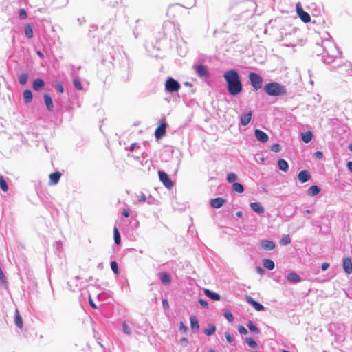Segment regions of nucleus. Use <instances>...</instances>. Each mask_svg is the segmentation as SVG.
I'll use <instances>...</instances> for the list:
<instances>
[{
	"label": "nucleus",
	"instance_id": "9",
	"mask_svg": "<svg viewBox=\"0 0 352 352\" xmlns=\"http://www.w3.org/2000/svg\"><path fill=\"white\" fill-rule=\"evenodd\" d=\"M338 68L340 74L352 77V63L351 62H346L342 65H338Z\"/></svg>",
	"mask_w": 352,
	"mask_h": 352
},
{
	"label": "nucleus",
	"instance_id": "27",
	"mask_svg": "<svg viewBox=\"0 0 352 352\" xmlns=\"http://www.w3.org/2000/svg\"><path fill=\"white\" fill-rule=\"evenodd\" d=\"M160 280L166 285H169L171 283L170 276L167 272H163L160 274Z\"/></svg>",
	"mask_w": 352,
	"mask_h": 352
},
{
	"label": "nucleus",
	"instance_id": "44",
	"mask_svg": "<svg viewBox=\"0 0 352 352\" xmlns=\"http://www.w3.org/2000/svg\"><path fill=\"white\" fill-rule=\"evenodd\" d=\"M122 330H123V332L125 334H127V335H131V328L129 327V325L126 324V322H124L122 323Z\"/></svg>",
	"mask_w": 352,
	"mask_h": 352
},
{
	"label": "nucleus",
	"instance_id": "30",
	"mask_svg": "<svg viewBox=\"0 0 352 352\" xmlns=\"http://www.w3.org/2000/svg\"><path fill=\"white\" fill-rule=\"evenodd\" d=\"M263 265L264 267H265L266 269L270 270H272L275 267V264H274V261L269 258L263 259Z\"/></svg>",
	"mask_w": 352,
	"mask_h": 352
},
{
	"label": "nucleus",
	"instance_id": "37",
	"mask_svg": "<svg viewBox=\"0 0 352 352\" xmlns=\"http://www.w3.org/2000/svg\"><path fill=\"white\" fill-rule=\"evenodd\" d=\"M245 342L252 349H256L258 347L257 342L252 338H246Z\"/></svg>",
	"mask_w": 352,
	"mask_h": 352
},
{
	"label": "nucleus",
	"instance_id": "50",
	"mask_svg": "<svg viewBox=\"0 0 352 352\" xmlns=\"http://www.w3.org/2000/svg\"><path fill=\"white\" fill-rule=\"evenodd\" d=\"M179 330L184 333H186L188 330L187 327L185 326L183 322H179Z\"/></svg>",
	"mask_w": 352,
	"mask_h": 352
},
{
	"label": "nucleus",
	"instance_id": "51",
	"mask_svg": "<svg viewBox=\"0 0 352 352\" xmlns=\"http://www.w3.org/2000/svg\"><path fill=\"white\" fill-rule=\"evenodd\" d=\"M272 151L276 153H278L280 151V146L278 144H274L272 146Z\"/></svg>",
	"mask_w": 352,
	"mask_h": 352
},
{
	"label": "nucleus",
	"instance_id": "18",
	"mask_svg": "<svg viewBox=\"0 0 352 352\" xmlns=\"http://www.w3.org/2000/svg\"><path fill=\"white\" fill-rule=\"evenodd\" d=\"M43 100L47 110L50 111H52L54 110V104L51 96L47 94H45L43 95Z\"/></svg>",
	"mask_w": 352,
	"mask_h": 352
},
{
	"label": "nucleus",
	"instance_id": "46",
	"mask_svg": "<svg viewBox=\"0 0 352 352\" xmlns=\"http://www.w3.org/2000/svg\"><path fill=\"white\" fill-rule=\"evenodd\" d=\"M111 268L114 274H118V266L116 261L111 262Z\"/></svg>",
	"mask_w": 352,
	"mask_h": 352
},
{
	"label": "nucleus",
	"instance_id": "55",
	"mask_svg": "<svg viewBox=\"0 0 352 352\" xmlns=\"http://www.w3.org/2000/svg\"><path fill=\"white\" fill-rule=\"evenodd\" d=\"M323 156V154L321 151H316L314 153V157L318 160L321 159Z\"/></svg>",
	"mask_w": 352,
	"mask_h": 352
},
{
	"label": "nucleus",
	"instance_id": "32",
	"mask_svg": "<svg viewBox=\"0 0 352 352\" xmlns=\"http://www.w3.org/2000/svg\"><path fill=\"white\" fill-rule=\"evenodd\" d=\"M25 34L28 38H32L33 37V30L31 25L28 23L25 26Z\"/></svg>",
	"mask_w": 352,
	"mask_h": 352
},
{
	"label": "nucleus",
	"instance_id": "54",
	"mask_svg": "<svg viewBox=\"0 0 352 352\" xmlns=\"http://www.w3.org/2000/svg\"><path fill=\"white\" fill-rule=\"evenodd\" d=\"M199 303L204 307H207L208 305V302L202 298L199 299Z\"/></svg>",
	"mask_w": 352,
	"mask_h": 352
},
{
	"label": "nucleus",
	"instance_id": "39",
	"mask_svg": "<svg viewBox=\"0 0 352 352\" xmlns=\"http://www.w3.org/2000/svg\"><path fill=\"white\" fill-rule=\"evenodd\" d=\"M247 326L252 332L256 334L260 333L258 328L254 325L252 321H249L247 324Z\"/></svg>",
	"mask_w": 352,
	"mask_h": 352
},
{
	"label": "nucleus",
	"instance_id": "19",
	"mask_svg": "<svg viewBox=\"0 0 352 352\" xmlns=\"http://www.w3.org/2000/svg\"><path fill=\"white\" fill-rule=\"evenodd\" d=\"M45 86V82L41 78H36L32 83V88L34 91H38Z\"/></svg>",
	"mask_w": 352,
	"mask_h": 352
},
{
	"label": "nucleus",
	"instance_id": "3",
	"mask_svg": "<svg viewBox=\"0 0 352 352\" xmlns=\"http://www.w3.org/2000/svg\"><path fill=\"white\" fill-rule=\"evenodd\" d=\"M263 91L270 96H283L287 94V89L277 82H270L266 83L263 87Z\"/></svg>",
	"mask_w": 352,
	"mask_h": 352
},
{
	"label": "nucleus",
	"instance_id": "1",
	"mask_svg": "<svg viewBox=\"0 0 352 352\" xmlns=\"http://www.w3.org/2000/svg\"><path fill=\"white\" fill-rule=\"evenodd\" d=\"M223 78L227 83V89L231 96H236L243 90V85L239 72L230 69L224 72Z\"/></svg>",
	"mask_w": 352,
	"mask_h": 352
},
{
	"label": "nucleus",
	"instance_id": "42",
	"mask_svg": "<svg viewBox=\"0 0 352 352\" xmlns=\"http://www.w3.org/2000/svg\"><path fill=\"white\" fill-rule=\"evenodd\" d=\"M236 179H237V175H236V174H235L234 173H230L227 176V180L230 183H233V184L236 183L235 181L236 180Z\"/></svg>",
	"mask_w": 352,
	"mask_h": 352
},
{
	"label": "nucleus",
	"instance_id": "33",
	"mask_svg": "<svg viewBox=\"0 0 352 352\" xmlns=\"http://www.w3.org/2000/svg\"><path fill=\"white\" fill-rule=\"evenodd\" d=\"M312 133L309 131L302 133V140L305 143H309L312 139Z\"/></svg>",
	"mask_w": 352,
	"mask_h": 352
},
{
	"label": "nucleus",
	"instance_id": "59",
	"mask_svg": "<svg viewBox=\"0 0 352 352\" xmlns=\"http://www.w3.org/2000/svg\"><path fill=\"white\" fill-rule=\"evenodd\" d=\"M162 305H163V307L164 309H168V300L164 298L162 300Z\"/></svg>",
	"mask_w": 352,
	"mask_h": 352
},
{
	"label": "nucleus",
	"instance_id": "6",
	"mask_svg": "<svg viewBox=\"0 0 352 352\" xmlns=\"http://www.w3.org/2000/svg\"><path fill=\"white\" fill-rule=\"evenodd\" d=\"M193 68L199 78L203 79L209 78L210 74L206 65L203 64L195 65Z\"/></svg>",
	"mask_w": 352,
	"mask_h": 352
},
{
	"label": "nucleus",
	"instance_id": "40",
	"mask_svg": "<svg viewBox=\"0 0 352 352\" xmlns=\"http://www.w3.org/2000/svg\"><path fill=\"white\" fill-rule=\"evenodd\" d=\"M291 243V239L289 235H284L283 237L280 241V244L281 245H287Z\"/></svg>",
	"mask_w": 352,
	"mask_h": 352
},
{
	"label": "nucleus",
	"instance_id": "48",
	"mask_svg": "<svg viewBox=\"0 0 352 352\" xmlns=\"http://www.w3.org/2000/svg\"><path fill=\"white\" fill-rule=\"evenodd\" d=\"M225 337L229 343H232L234 341V338L229 332L225 333Z\"/></svg>",
	"mask_w": 352,
	"mask_h": 352
},
{
	"label": "nucleus",
	"instance_id": "53",
	"mask_svg": "<svg viewBox=\"0 0 352 352\" xmlns=\"http://www.w3.org/2000/svg\"><path fill=\"white\" fill-rule=\"evenodd\" d=\"M179 342L184 346H186L188 344V340L186 338H182L180 339Z\"/></svg>",
	"mask_w": 352,
	"mask_h": 352
},
{
	"label": "nucleus",
	"instance_id": "25",
	"mask_svg": "<svg viewBox=\"0 0 352 352\" xmlns=\"http://www.w3.org/2000/svg\"><path fill=\"white\" fill-rule=\"evenodd\" d=\"M204 294L210 299L213 300H219L221 299V296L219 294L215 293L208 289H204Z\"/></svg>",
	"mask_w": 352,
	"mask_h": 352
},
{
	"label": "nucleus",
	"instance_id": "64",
	"mask_svg": "<svg viewBox=\"0 0 352 352\" xmlns=\"http://www.w3.org/2000/svg\"><path fill=\"white\" fill-rule=\"evenodd\" d=\"M236 216L239 218H241L243 217V212L241 211H238L236 213Z\"/></svg>",
	"mask_w": 352,
	"mask_h": 352
},
{
	"label": "nucleus",
	"instance_id": "58",
	"mask_svg": "<svg viewBox=\"0 0 352 352\" xmlns=\"http://www.w3.org/2000/svg\"><path fill=\"white\" fill-rule=\"evenodd\" d=\"M89 303L90 305V306L94 308V309H97V306L96 305V304L94 302L93 300L91 299V296H89Z\"/></svg>",
	"mask_w": 352,
	"mask_h": 352
},
{
	"label": "nucleus",
	"instance_id": "36",
	"mask_svg": "<svg viewBox=\"0 0 352 352\" xmlns=\"http://www.w3.org/2000/svg\"><path fill=\"white\" fill-rule=\"evenodd\" d=\"M113 238L116 244L119 245L121 243V237L118 229L115 227L113 229Z\"/></svg>",
	"mask_w": 352,
	"mask_h": 352
},
{
	"label": "nucleus",
	"instance_id": "47",
	"mask_svg": "<svg viewBox=\"0 0 352 352\" xmlns=\"http://www.w3.org/2000/svg\"><path fill=\"white\" fill-rule=\"evenodd\" d=\"M238 331L242 335H245L248 333L247 329L243 325H239Z\"/></svg>",
	"mask_w": 352,
	"mask_h": 352
},
{
	"label": "nucleus",
	"instance_id": "10",
	"mask_svg": "<svg viewBox=\"0 0 352 352\" xmlns=\"http://www.w3.org/2000/svg\"><path fill=\"white\" fill-rule=\"evenodd\" d=\"M245 300L247 302L251 305L256 311H261L264 310V306L258 302L254 300L252 297L250 296H245Z\"/></svg>",
	"mask_w": 352,
	"mask_h": 352
},
{
	"label": "nucleus",
	"instance_id": "28",
	"mask_svg": "<svg viewBox=\"0 0 352 352\" xmlns=\"http://www.w3.org/2000/svg\"><path fill=\"white\" fill-rule=\"evenodd\" d=\"M278 166L283 172H287L289 170L288 163L283 159L278 160Z\"/></svg>",
	"mask_w": 352,
	"mask_h": 352
},
{
	"label": "nucleus",
	"instance_id": "7",
	"mask_svg": "<svg viewBox=\"0 0 352 352\" xmlns=\"http://www.w3.org/2000/svg\"><path fill=\"white\" fill-rule=\"evenodd\" d=\"M160 180L163 183V184L168 188L171 189L173 186V184L172 180L170 179L169 175L165 173L164 171H159L158 172Z\"/></svg>",
	"mask_w": 352,
	"mask_h": 352
},
{
	"label": "nucleus",
	"instance_id": "26",
	"mask_svg": "<svg viewBox=\"0 0 352 352\" xmlns=\"http://www.w3.org/2000/svg\"><path fill=\"white\" fill-rule=\"evenodd\" d=\"M320 192V188L316 185H313L307 190V194L309 196L314 197L319 194Z\"/></svg>",
	"mask_w": 352,
	"mask_h": 352
},
{
	"label": "nucleus",
	"instance_id": "17",
	"mask_svg": "<svg viewBox=\"0 0 352 352\" xmlns=\"http://www.w3.org/2000/svg\"><path fill=\"white\" fill-rule=\"evenodd\" d=\"M252 115V113L251 111H248V113H243L241 116V118H240V122H241V124L243 126L248 125L250 123V120H251Z\"/></svg>",
	"mask_w": 352,
	"mask_h": 352
},
{
	"label": "nucleus",
	"instance_id": "11",
	"mask_svg": "<svg viewBox=\"0 0 352 352\" xmlns=\"http://www.w3.org/2000/svg\"><path fill=\"white\" fill-rule=\"evenodd\" d=\"M254 135L256 138L262 143H265L268 141L269 137L267 134L260 129H256Z\"/></svg>",
	"mask_w": 352,
	"mask_h": 352
},
{
	"label": "nucleus",
	"instance_id": "43",
	"mask_svg": "<svg viewBox=\"0 0 352 352\" xmlns=\"http://www.w3.org/2000/svg\"><path fill=\"white\" fill-rule=\"evenodd\" d=\"M225 318L230 322H233L234 317L232 314L229 310H226L223 313Z\"/></svg>",
	"mask_w": 352,
	"mask_h": 352
},
{
	"label": "nucleus",
	"instance_id": "13",
	"mask_svg": "<svg viewBox=\"0 0 352 352\" xmlns=\"http://www.w3.org/2000/svg\"><path fill=\"white\" fill-rule=\"evenodd\" d=\"M343 269L347 274L352 273V261L350 258H343Z\"/></svg>",
	"mask_w": 352,
	"mask_h": 352
},
{
	"label": "nucleus",
	"instance_id": "24",
	"mask_svg": "<svg viewBox=\"0 0 352 352\" xmlns=\"http://www.w3.org/2000/svg\"><path fill=\"white\" fill-rule=\"evenodd\" d=\"M287 279L289 282L297 283L300 281V276L296 272H290L287 275Z\"/></svg>",
	"mask_w": 352,
	"mask_h": 352
},
{
	"label": "nucleus",
	"instance_id": "16",
	"mask_svg": "<svg viewBox=\"0 0 352 352\" xmlns=\"http://www.w3.org/2000/svg\"><path fill=\"white\" fill-rule=\"evenodd\" d=\"M298 179L301 183H305L311 179V175L307 170H302L299 172Z\"/></svg>",
	"mask_w": 352,
	"mask_h": 352
},
{
	"label": "nucleus",
	"instance_id": "5",
	"mask_svg": "<svg viewBox=\"0 0 352 352\" xmlns=\"http://www.w3.org/2000/svg\"><path fill=\"white\" fill-rule=\"evenodd\" d=\"M181 88L179 82L172 77L168 78L165 83V89L168 92L177 91Z\"/></svg>",
	"mask_w": 352,
	"mask_h": 352
},
{
	"label": "nucleus",
	"instance_id": "49",
	"mask_svg": "<svg viewBox=\"0 0 352 352\" xmlns=\"http://www.w3.org/2000/svg\"><path fill=\"white\" fill-rule=\"evenodd\" d=\"M55 88H56V91H58L60 93L64 92V87L62 85V84H60V83L56 84Z\"/></svg>",
	"mask_w": 352,
	"mask_h": 352
},
{
	"label": "nucleus",
	"instance_id": "34",
	"mask_svg": "<svg viewBox=\"0 0 352 352\" xmlns=\"http://www.w3.org/2000/svg\"><path fill=\"white\" fill-rule=\"evenodd\" d=\"M28 80V74L26 72L22 73L19 76V82L21 85H25Z\"/></svg>",
	"mask_w": 352,
	"mask_h": 352
},
{
	"label": "nucleus",
	"instance_id": "21",
	"mask_svg": "<svg viewBox=\"0 0 352 352\" xmlns=\"http://www.w3.org/2000/svg\"><path fill=\"white\" fill-rule=\"evenodd\" d=\"M190 327L193 332H197L199 329V322L195 316H191L190 318Z\"/></svg>",
	"mask_w": 352,
	"mask_h": 352
},
{
	"label": "nucleus",
	"instance_id": "29",
	"mask_svg": "<svg viewBox=\"0 0 352 352\" xmlns=\"http://www.w3.org/2000/svg\"><path fill=\"white\" fill-rule=\"evenodd\" d=\"M23 96L25 103L28 104L32 101V93L30 89L24 90Z\"/></svg>",
	"mask_w": 352,
	"mask_h": 352
},
{
	"label": "nucleus",
	"instance_id": "14",
	"mask_svg": "<svg viewBox=\"0 0 352 352\" xmlns=\"http://www.w3.org/2000/svg\"><path fill=\"white\" fill-rule=\"evenodd\" d=\"M261 248L267 251H270L274 249L275 244L273 241L270 240H262L260 242Z\"/></svg>",
	"mask_w": 352,
	"mask_h": 352
},
{
	"label": "nucleus",
	"instance_id": "56",
	"mask_svg": "<svg viewBox=\"0 0 352 352\" xmlns=\"http://www.w3.org/2000/svg\"><path fill=\"white\" fill-rule=\"evenodd\" d=\"M329 263H323L321 265V269L322 271H326L329 267Z\"/></svg>",
	"mask_w": 352,
	"mask_h": 352
},
{
	"label": "nucleus",
	"instance_id": "35",
	"mask_svg": "<svg viewBox=\"0 0 352 352\" xmlns=\"http://www.w3.org/2000/svg\"><path fill=\"white\" fill-rule=\"evenodd\" d=\"M232 190L238 193H242L244 191V187L241 183H234Z\"/></svg>",
	"mask_w": 352,
	"mask_h": 352
},
{
	"label": "nucleus",
	"instance_id": "23",
	"mask_svg": "<svg viewBox=\"0 0 352 352\" xmlns=\"http://www.w3.org/2000/svg\"><path fill=\"white\" fill-rule=\"evenodd\" d=\"M250 207L252 210L258 214H263L265 211L264 208L259 202H252L250 204Z\"/></svg>",
	"mask_w": 352,
	"mask_h": 352
},
{
	"label": "nucleus",
	"instance_id": "2",
	"mask_svg": "<svg viewBox=\"0 0 352 352\" xmlns=\"http://www.w3.org/2000/svg\"><path fill=\"white\" fill-rule=\"evenodd\" d=\"M322 46L324 50L322 60L326 64L331 63L340 54L336 44L331 39L328 38L323 41Z\"/></svg>",
	"mask_w": 352,
	"mask_h": 352
},
{
	"label": "nucleus",
	"instance_id": "45",
	"mask_svg": "<svg viewBox=\"0 0 352 352\" xmlns=\"http://www.w3.org/2000/svg\"><path fill=\"white\" fill-rule=\"evenodd\" d=\"M19 18L21 19H25L28 16L26 10L24 8H21L19 10Z\"/></svg>",
	"mask_w": 352,
	"mask_h": 352
},
{
	"label": "nucleus",
	"instance_id": "61",
	"mask_svg": "<svg viewBox=\"0 0 352 352\" xmlns=\"http://www.w3.org/2000/svg\"><path fill=\"white\" fill-rule=\"evenodd\" d=\"M129 214H129V210L124 209V210L122 211V215H123L124 217H126V218L129 217Z\"/></svg>",
	"mask_w": 352,
	"mask_h": 352
},
{
	"label": "nucleus",
	"instance_id": "62",
	"mask_svg": "<svg viewBox=\"0 0 352 352\" xmlns=\"http://www.w3.org/2000/svg\"><path fill=\"white\" fill-rule=\"evenodd\" d=\"M347 168H349V170L351 172H352V162L351 161L347 162Z\"/></svg>",
	"mask_w": 352,
	"mask_h": 352
},
{
	"label": "nucleus",
	"instance_id": "20",
	"mask_svg": "<svg viewBox=\"0 0 352 352\" xmlns=\"http://www.w3.org/2000/svg\"><path fill=\"white\" fill-rule=\"evenodd\" d=\"M61 177V173L59 171L52 173L50 175V184L54 185L56 184Z\"/></svg>",
	"mask_w": 352,
	"mask_h": 352
},
{
	"label": "nucleus",
	"instance_id": "15",
	"mask_svg": "<svg viewBox=\"0 0 352 352\" xmlns=\"http://www.w3.org/2000/svg\"><path fill=\"white\" fill-rule=\"evenodd\" d=\"M226 202L222 197H217L210 200V206L214 208H220Z\"/></svg>",
	"mask_w": 352,
	"mask_h": 352
},
{
	"label": "nucleus",
	"instance_id": "38",
	"mask_svg": "<svg viewBox=\"0 0 352 352\" xmlns=\"http://www.w3.org/2000/svg\"><path fill=\"white\" fill-rule=\"evenodd\" d=\"M0 188L4 192H7L8 190V184L2 175H0Z\"/></svg>",
	"mask_w": 352,
	"mask_h": 352
},
{
	"label": "nucleus",
	"instance_id": "22",
	"mask_svg": "<svg viewBox=\"0 0 352 352\" xmlns=\"http://www.w3.org/2000/svg\"><path fill=\"white\" fill-rule=\"evenodd\" d=\"M14 323L18 328H22L23 326V318L18 309L14 311Z\"/></svg>",
	"mask_w": 352,
	"mask_h": 352
},
{
	"label": "nucleus",
	"instance_id": "12",
	"mask_svg": "<svg viewBox=\"0 0 352 352\" xmlns=\"http://www.w3.org/2000/svg\"><path fill=\"white\" fill-rule=\"evenodd\" d=\"M166 127L167 124L162 122L160 126L156 129L155 135L157 139H161L165 135Z\"/></svg>",
	"mask_w": 352,
	"mask_h": 352
},
{
	"label": "nucleus",
	"instance_id": "60",
	"mask_svg": "<svg viewBox=\"0 0 352 352\" xmlns=\"http://www.w3.org/2000/svg\"><path fill=\"white\" fill-rule=\"evenodd\" d=\"M256 272L259 274H264V270L260 267V266H257L256 267Z\"/></svg>",
	"mask_w": 352,
	"mask_h": 352
},
{
	"label": "nucleus",
	"instance_id": "52",
	"mask_svg": "<svg viewBox=\"0 0 352 352\" xmlns=\"http://www.w3.org/2000/svg\"><path fill=\"white\" fill-rule=\"evenodd\" d=\"M146 195L144 193H141L140 195L139 196V199H138V203H143V202L146 201Z\"/></svg>",
	"mask_w": 352,
	"mask_h": 352
},
{
	"label": "nucleus",
	"instance_id": "57",
	"mask_svg": "<svg viewBox=\"0 0 352 352\" xmlns=\"http://www.w3.org/2000/svg\"><path fill=\"white\" fill-rule=\"evenodd\" d=\"M139 145L137 143H133L129 146V151H133L135 148H139Z\"/></svg>",
	"mask_w": 352,
	"mask_h": 352
},
{
	"label": "nucleus",
	"instance_id": "31",
	"mask_svg": "<svg viewBox=\"0 0 352 352\" xmlns=\"http://www.w3.org/2000/svg\"><path fill=\"white\" fill-rule=\"evenodd\" d=\"M216 327L213 324H209L204 331V333L207 336H211L215 333Z\"/></svg>",
	"mask_w": 352,
	"mask_h": 352
},
{
	"label": "nucleus",
	"instance_id": "8",
	"mask_svg": "<svg viewBox=\"0 0 352 352\" xmlns=\"http://www.w3.org/2000/svg\"><path fill=\"white\" fill-rule=\"evenodd\" d=\"M296 12L300 19L304 23H308L311 21V17L309 13L304 11L300 3L296 4Z\"/></svg>",
	"mask_w": 352,
	"mask_h": 352
},
{
	"label": "nucleus",
	"instance_id": "4",
	"mask_svg": "<svg viewBox=\"0 0 352 352\" xmlns=\"http://www.w3.org/2000/svg\"><path fill=\"white\" fill-rule=\"evenodd\" d=\"M250 84L255 91L259 90L262 87L263 78L255 72H250L248 75Z\"/></svg>",
	"mask_w": 352,
	"mask_h": 352
},
{
	"label": "nucleus",
	"instance_id": "63",
	"mask_svg": "<svg viewBox=\"0 0 352 352\" xmlns=\"http://www.w3.org/2000/svg\"><path fill=\"white\" fill-rule=\"evenodd\" d=\"M248 3L250 4V6L253 8V10L255 9V8H256L255 2L251 1H249Z\"/></svg>",
	"mask_w": 352,
	"mask_h": 352
},
{
	"label": "nucleus",
	"instance_id": "41",
	"mask_svg": "<svg viewBox=\"0 0 352 352\" xmlns=\"http://www.w3.org/2000/svg\"><path fill=\"white\" fill-rule=\"evenodd\" d=\"M73 83H74V85L75 87V88L77 89V90H82L83 87H82V85L81 83V82L80 81V80L77 78H74L73 79Z\"/></svg>",
	"mask_w": 352,
	"mask_h": 352
}]
</instances>
